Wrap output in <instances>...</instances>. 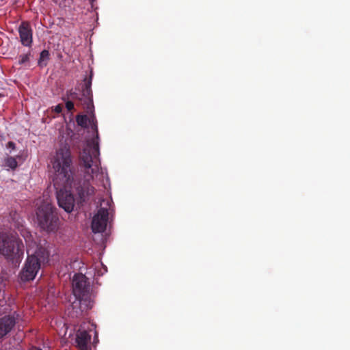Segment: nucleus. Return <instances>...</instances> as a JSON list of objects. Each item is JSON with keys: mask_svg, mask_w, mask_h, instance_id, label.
<instances>
[{"mask_svg": "<svg viewBox=\"0 0 350 350\" xmlns=\"http://www.w3.org/2000/svg\"><path fill=\"white\" fill-rule=\"evenodd\" d=\"M78 125L87 128L89 125L96 133V137L87 142L85 147L80 154L81 165L85 168V180L76 185V191L81 199L85 200L90 195L94 192V189L90 185V180L99 178L104 179L105 175L100 165L99 160L98 132L97 121L93 114L89 118L86 115H78L76 118Z\"/></svg>", "mask_w": 350, "mask_h": 350, "instance_id": "nucleus-1", "label": "nucleus"}, {"mask_svg": "<svg viewBox=\"0 0 350 350\" xmlns=\"http://www.w3.org/2000/svg\"><path fill=\"white\" fill-rule=\"evenodd\" d=\"M51 164L53 169L54 170V176L53 178V185L55 188H58L59 187H72V184L73 183V188L76 194L78 197L79 202L80 203H83L89 200V198L93 196L95 193L96 189H94V192L93 194L90 195L85 200L81 199L76 191V185L80 182H83L85 180V177H83L82 180H79L77 182H73L74 180V174L75 169L72 165V159L71 156V152L70 150V147L68 145H64L55 152V155L51 159ZM79 163L81 161H79ZM81 167H83V174L85 172V168L80 164ZM105 175V178L103 179L95 178L94 180H90V185L93 186V184L97 185L98 182H100L101 185L106 188L107 185H109V177L107 174L104 172ZM84 176V174L83 175ZM95 189V188H94Z\"/></svg>", "mask_w": 350, "mask_h": 350, "instance_id": "nucleus-2", "label": "nucleus"}, {"mask_svg": "<svg viewBox=\"0 0 350 350\" xmlns=\"http://www.w3.org/2000/svg\"><path fill=\"white\" fill-rule=\"evenodd\" d=\"M23 237L26 243L27 258L20 276L22 281L27 282L33 280L40 269V256L42 251L28 232L25 231Z\"/></svg>", "mask_w": 350, "mask_h": 350, "instance_id": "nucleus-3", "label": "nucleus"}, {"mask_svg": "<svg viewBox=\"0 0 350 350\" xmlns=\"http://www.w3.org/2000/svg\"><path fill=\"white\" fill-rule=\"evenodd\" d=\"M56 208L46 199L38 206L36 211L38 226L47 232H55L59 225V219L55 212Z\"/></svg>", "mask_w": 350, "mask_h": 350, "instance_id": "nucleus-4", "label": "nucleus"}, {"mask_svg": "<svg viewBox=\"0 0 350 350\" xmlns=\"http://www.w3.org/2000/svg\"><path fill=\"white\" fill-rule=\"evenodd\" d=\"M0 254L11 260H19L23 256V244L15 234L0 236Z\"/></svg>", "mask_w": 350, "mask_h": 350, "instance_id": "nucleus-5", "label": "nucleus"}, {"mask_svg": "<svg viewBox=\"0 0 350 350\" xmlns=\"http://www.w3.org/2000/svg\"><path fill=\"white\" fill-rule=\"evenodd\" d=\"M72 284V292L76 299L72 304V307L75 308V305L80 304L82 299L88 295L90 284L88 278L83 273L75 274Z\"/></svg>", "mask_w": 350, "mask_h": 350, "instance_id": "nucleus-6", "label": "nucleus"}, {"mask_svg": "<svg viewBox=\"0 0 350 350\" xmlns=\"http://www.w3.org/2000/svg\"><path fill=\"white\" fill-rule=\"evenodd\" d=\"M92 72H90L89 79H85L84 85L82 88L81 94L76 92H70V96L73 99H78L81 100L83 105H85V108L88 111H92L94 108L93 100H92Z\"/></svg>", "mask_w": 350, "mask_h": 350, "instance_id": "nucleus-7", "label": "nucleus"}, {"mask_svg": "<svg viewBox=\"0 0 350 350\" xmlns=\"http://www.w3.org/2000/svg\"><path fill=\"white\" fill-rule=\"evenodd\" d=\"M107 207L101 206L92 218V230L94 233L103 232L107 227L109 211L111 210L109 201L106 202ZM103 206V204H101Z\"/></svg>", "mask_w": 350, "mask_h": 350, "instance_id": "nucleus-8", "label": "nucleus"}, {"mask_svg": "<svg viewBox=\"0 0 350 350\" xmlns=\"http://www.w3.org/2000/svg\"><path fill=\"white\" fill-rule=\"evenodd\" d=\"M68 187H59L55 188L57 190L56 198L58 205L66 213H71L75 207V200L70 190H68Z\"/></svg>", "mask_w": 350, "mask_h": 350, "instance_id": "nucleus-9", "label": "nucleus"}, {"mask_svg": "<svg viewBox=\"0 0 350 350\" xmlns=\"http://www.w3.org/2000/svg\"><path fill=\"white\" fill-rule=\"evenodd\" d=\"M21 44L25 46H31L33 42V31L27 22H22L18 29Z\"/></svg>", "mask_w": 350, "mask_h": 350, "instance_id": "nucleus-10", "label": "nucleus"}, {"mask_svg": "<svg viewBox=\"0 0 350 350\" xmlns=\"http://www.w3.org/2000/svg\"><path fill=\"white\" fill-rule=\"evenodd\" d=\"M16 320L13 316H5L0 319V338H3L13 329Z\"/></svg>", "mask_w": 350, "mask_h": 350, "instance_id": "nucleus-11", "label": "nucleus"}, {"mask_svg": "<svg viewBox=\"0 0 350 350\" xmlns=\"http://www.w3.org/2000/svg\"><path fill=\"white\" fill-rule=\"evenodd\" d=\"M91 336L86 330L79 329L77 334V342L80 350H91L89 345Z\"/></svg>", "mask_w": 350, "mask_h": 350, "instance_id": "nucleus-12", "label": "nucleus"}, {"mask_svg": "<svg viewBox=\"0 0 350 350\" xmlns=\"http://www.w3.org/2000/svg\"><path fill=\"white\" fill-rule=\"evenodd\" d=\"M17 159L23 161L25 159L21 155H17L16 157H8L4 160V165L9 169L15 170L18 167Z\"/></svg>", "mask_w": 350, "mask_h": 350, "instance_id": "nucleus-13", "label": "nucleus"}, {"mask_svg": "<svg viewBox=\"0 0 350 350\" xmlns=\"http://www.w3.org/2000/svg\"><path fill=\"white\" fill-rule=\"evenodd\" d=\"M49 59V53L46 50H43L40 55L38 64L40 66H46V62Z\"/></svg>", "mask_w": 350, "mask_h": 350, "instance_id": "nucleus-14", "label": "nucleus"}, {"mask_svg": "<svg viewBox=\"0 0 350 350\" xmlns=\"http://www.w3.org/2000/svg\"><path fill=\"white\" fill-rule=\"evenodd\" d=\"M29 59V54H23L18 57V64L22 65L27 62Z\"/></svg>", "mask_w": 350, "mask_h": 350, "instance_id": "nucleus-15", "label": "nucleus"}, {"mask_svg": "<svg viewBox=\"0 0 350 350\" xmlns=\"http://www.w3.org/2000/svg\"><path fill=\"white\" fill-rule=\"evenodd\" d=\"M66 107L68 111H71L74 109V103L70 100H68L66 102Z\"/></svg>", "mask_w": 350, "mask_h": 350, "instance_id": "nucleus-16", "label": "nucleus"}, {"mask_svg": "<svg viewBox=\"0 0 350 350\" xmlns=\"http://www.w3.org/2000/svg\"><path fill=\"white\" fill-rule=\"evenodd\" d=\"M6 148L14 150L16 148V145L13 142L10 141L6 144Z\"/></svg>", "mask_w": 350, "mask_h": 350, "instance_id": "nucleus-17", "label": "nucleus"}, {"mask_svg": "<svg viewBox=\"0 0 350 350\" xmlns=\"http://www.w3.org/2000/svg\"><path fill=\"white\" fill-rule=\"evenodd\" d=\"M62 111V106L61 105H57L54 107V111L57 113H61Z\"/></svg>", "mask_w": 350, "mask_h": 350, "instance_id": "nucleus-18", "label": "nucleus"}, {"mask_svg": "<svg viewBox=\"0 0 350 350\" xmlns=\"http://www.w3.org/2000/svg\"><path fill=\"white\" fill-rule=\"evenodd\" d=\"M101 265L103 266V271H98L97 274L98 275H103L105 273H106L107 271V267L106 266H104L102 263H101Z\"/></svg>", "mask_w": 350, "mask_h": 350, "instance_id": "nucleus-19", "label": "nucleus"}, {"mask_svg": "<svg viewBox=\"0 0 350 350\" xmlns=\"http://www.w3.org/2000/svg\"><path fill=\"white\" fill-rule=\"evenodd\" d=\"M18 228H19V231L21 232V235L23 236V234L25 233V231L28 232L31 235H32L29 231H28L27 230H26L25 228H23V226H21V228H20V226H18ZM33 237V236H31Z\"/></svg>", "mask_w": 350, "mask_h": 350, "instance_id": "nucleus-20", "label": "nucleus"}, {"mask_svg": "<svg viewBox=\"0 0 350 350\" xmlns=\"http://www.w3.org/2000/svg\"><path fill=\"white\" fill-rule=\"evenodd\" d=\"M29 350H42V349L37 348V347H31Z\"/></svg>", "mask_w": 350, "mask_h": 350, "instance_id": "nucleus-21", "label": "nucleus"}, {"mask_svg": "<svg viewBox=\"0 0 350 350\" xmlns=\"http://www.w3.org/2000/svg\"><path fill=\"white\" fill-rule=\"evenodd\" d=\"M75 263H77V264H79V265L80 264V262H78V261H75V262H74V264H75Z\"/></svg>", "mask_w": 350, "mask_h": 350, "instance_id": "nucleus-22", "label": "nucleus"}]
</instances>
